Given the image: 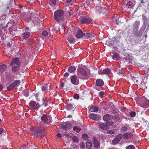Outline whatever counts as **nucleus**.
I'll list each match as a JSON object with an SVG mask.
<instances>
[{
	"mask_svg": "<svg viewBox=\"0 0 149 149\" xmlns=\"http://www.w3.org/2000/svg\"><path fill=\"white\" fill-rule=\"evenodd\" d=\"M99 127L100 128L104 130H107V129L108 127L106 124L101 123H99Z\"/></svg>",
	"mask_w": 149,
	"mask_h": 149,
	"instance_id": "obj_20",
	"label": "nucleus"
},
{
	"mask_svg": "<svg viewBox=\"0 0 149 149\" xmlns=\"http://www.w3.org/2000/svg\"><path fill=\"white\" fill-rule=\"evenodd\" d=\"M89 117L90 118L97 121L100 119L101 118V116L100 115L94 113L90 114L89 115Z\"/></svg>",
	"mask_w": 149,
	"mask_h": 149,
	"instance_id": "obj_12",
	"label": "nucleus"
},
{
	"mask_svg": "<svg viewBox=\"0 0 149 149\" xmlns=\"http://www.w3.org/2000/svg\"><path fill=\"white\" fill-rule=\"evenodd\" d=\"M80 147L82 148H84L85 147V144L84 143L82 142L80 143Z\"/></svg>",
	"mask_w": 149,
	"mask_h": 149,
	"instance_id": "obj_52",
	"label": "nucleus"
},
{
	"mask_svg": "<svg viewBox=\"0 0 149 149\" xmlns=\"http://www.w3.org/2000/svg\"><path fill=\"white\" fill-rule=\"evenodd\" d=\"M42 121L46 124H49L51 123L52 119L51 117L48 115L44 114L41 117Z\"/></svg>",
	"mask_w": 149,
	"mask_h": 149,
	"instance_id": "obj_5",
	"label": "nucleus"
},
{
	"mask_svg": "<svg viewBox=\"0 0 149 149\" xmlns=\"http://www.w3.org/2000/svg\"><path fill=\"white\" fill-rule=\"evenodd\" d=\"M131 79L134 82V83H138V81L137 79V77H132L131 76Z\"/></svg>",
	"mask_w": 149,
	"mask_h": 149,
	"instance_id": "obj_37",
	"label": "nucleus"
},
{
	"mask_svg": "<svg viewBox=\"0 0 149 149\" xmlns=\"http://www.w3.org/2000/svg\"><path fill=\"white\" fill-rule=\"evenodd\" d=\"M19 65V66H21V62L20 59L17 57L13 59L11 61L10 63V65Z\"/></svg>",
	"mask_w": 149,
	"mask_h": 149,
	"instance_id": "obj_10",
	"label": "nucleus"
},
{
	"mask_svg": "<svg viewBox=\"0 0 149 149\" xmlns=\"http://www.w3.org/2000/svg\"><path fill=\"white\" fill-rule=\"evenodd\" d=\"M20 67V66H19V65H14L13 66L12 69L13 73L14 74H17Z\"/></svg>",
	"mask_w": 149,
	"mask_h": 149,
	"instance_id": "obj_17",
	"label": "nucleus"
},
{
	"mask_svg": "<svg viewBox=\"0 0 149 149\" xmlns=\"http://www.w3.org/2000/svg\"><path fill=\"white\" fill-rule=\"evenodd\" d=\"M82 138L85 140H87L88 139V135L86 134H84L82 135Z\"/></svg>",
	"mask_w": 149,
	"mask_h": 149,
	"instance_id": "obj_40",
	"label": "nucleus"
},
{
	"mask_svg": "<svg viewBox=\"0 0 149 149\" xmlns=\"http://www.w3.org/2000/svg\"><path fill=\"white\" fill-rule=\"evenodd\" d=\"M50 1L52 2L54 4H55L56 3V0H50Z\"/></svg>",
	"mask_w": 149,
	"mask_h": 149,
	"instance_id": "obj_55",
	"label": "nucleus"
},
{
	"mask_svg": "<svg viewBox=\"0 0 149 149\" xmlns=\"http://www.w3.org/2000/svg\"><path fill=\"white\" fill-rule=\"evenodd\" d=\"M15 88V87L12 83L7 87V89L8 90H11Z\"/></svg>",
	"mask_w": 149,
	"mask_h": 149,
	"instance_id": "obj_34",
	"label": "nucleus"
},
{
	"mask_svg": "<svg viewBox=\"0 0 149 149\" xmlns=\"http://www.w3.org/2000/svg\"><path fill=\"white\" fill-rule=\"evenodd\" d=\"M72 141L74 142L77 143L78 141V138L77 136H74L72 137Z\"/></svg>",
	"mask_w": 149,
	"mask_h": 149,
	"instance_id": "obj_36",
	"label": "nucleus"
},
{
	"mask_svg": "<svg viewBox=\"0 0 149 149\" xmlns=\"http://www.w3.org/2000/svg\"><path fill=\"white\" fill-rule=\"evenodd\" d=\"M50 89V85L49 83L44 84L41 87V89L43 92L49 90Z\"/></svg>",
	"mask_w": 149,
	"mask_h": 149,
	"instance_id": "obj_14",
	"label": "nucleus"
},
{
	"mask_svg": "<svg viewBox=\"0 0 149 149\" xmlns=\"http://www.w3.org/2000/svg\"><path fill=\"white\" fill-rule=\"evenodd\" d=\"M86 148L88 149L91 148L92 147V144L91 141L88 142L86 143Z\"/></svg>",
	"mask_w": 149,
	"mask_h": 149,
	"instance_id": "obj_35",
	"label": "nucleus"
},
{
	"mask_svg": "<svg viewBox=\"0 0 149 149\" xmlns=\"http://www.w3.org/2000/svg\"><path fill=\"white\" fill-rule=\"evenodd\" d=\"M42 104L46 107L48 105V101L47 98L45 97H42Z\"/></svg>",
	"mask_w": 149,
	"mask_h": 149,
	"instance_id": "obj_26",
	"label": "nucleus"
},
{
	"mask_svg": "<svg viewBox=\"0 0 149 149\" xmlns=\"http://www.w3.org/2000/svg\"><path fill=\"white\" fill-rule=\"evenodd\" d=\"M20 81L19 80H16L12 83V84L15 88L18 86L20 84Z\"/></svg>",
	"mask_w": 149,
	"mask_h": 149,
	"instance_id": "obj_28",
	"label": "nucleus"
},
{
	"mask_svg": "<svg viewBox=\"0 0 149 149\" xmlns=\"http://www.w3.org/2000/svg\"><path fill=\"white\" fill-rule=\"evenodd\" d=\"M48 34V32L46 31H44L42 33V35L44 36H47Z\"/></svg>",
	"mask_w": 149,
	"mask_h": 149,
	"instance_id": "obj_41",
	"label": "nucleus"
},
{
	"mask_svg": "<svg viewBox=\"0 0 149 149\" xmlns=\"http://www.w3.org/2000/svg\"><path fill=\"white\" fill-rule=\"evenodd\" d=\"M96 4L97 6L95 7V9L97 12L103 14L106 13V8L103 6L101 0H97L96 2Z\"/></svg>",
	"mask_w": 149,
	"mask_h": 149,
	"instance_id": "obj_3",
	"label": "nucleus"
},
{
	"mask_svg": "<svg viewBox=\"0 0 149 149\" xmlns=\"http://www.w3.org/2000/svg\"><path fill=\"white\" fill-rule=\"evenodd\" d=\"M30 92H29V91H25L24 92V95L26 97H28L29 96V93Z\"/></svg>",
	"mask_w": 149,
	"mask_h": 149,
	"instance_id": "obj_48",
	"label": "nucleus"
},
{
	"mask_svg": "<svg viewBox=\"0 0 149 149\" xmlns=\"http://www.w3.org/2000/svg\"><path fill=\"white\" fill-rule=\"evenodd\" d=\"M69 74L68 72H65L64 75V76L66 78H67L69 76Z\"/></svg>",
	"mask_w": 149,
	"mask_h": 149,
	"instance_id": "obj_53",
	"label": "nucleus"
},
{
	"mask_svg": "<svg viewBox=\"0 0 149 149\" xmlns=\"http://www.w3.org/2000/svg\"><path fill=\"white\" fill-rule=\"evenodd\" d=\"M65 28V25L63 24L61 26V30L64 32Z\"/></svg>",
	"mask_w": 149,
	"mask_h": 149,
	"instance_id": "obj_51",
	"label": "nucleus"
},
{
	"mask_svg": "<svg viewBox=\"0 0 149 149\" xmlns=\"http://www.w3.org/2000/svg\"><path fill=\"white\" fill-rule=\"evenodd\" d=\"M62 129L65 130L70 129L72 127L71 124L68 122H63L61 123Z\"/></svg>",
	"mask_w": 149,
	"mask_h": 149,
	"instance_id": "obj_8",
	"label": "nucleus"
},
{
	"mask_svg": "<svg viewBox=\"0 0 149 149\" xmlns=\"http://www.w3.org/2000/svg\"><path fill=\"white\" fill-rule=\"evenodd\" d=\"M7 68V66L5 64H2L0 65V72H3L5 71Z\"/></svg>",
	"mask_w": 149,
	"mask_h": 149,
	"instance_id": "obj_21",
	"label": "nucleus"
},
{
	"mask_svg": "<svg viewBox=\"0 0 149 149\" xmlns=\"http://www.w3.org/2000/svg\"><path fill=\"white\" fill-rule=\"evenodd\" d=\"M73 130L77 132H79L81 130V128L78 126L74 127L73 128Z\"/></svg>",
	"mask_w": 149,
	"mask_h": 149,
	"instance_id": "obj_32",
	"label": "nucleus"
},
{
	"mask_svg": "<svg viewBox=\"0 0 149 149\" xmlns=\"http://www.w3.org/2000/svg\"><path fill=\"white\" fill-rule=\"evenodd\" d=\"M64 2H67V3H70L71 1H72V0H63Z\"/></svg>",
	"mask_w": 149,
	"mask_h": 149,
	"instance_id": "obj_54",
	"label": "nucleus"
},
{
	"mask_svg": "<svg viewBox=\"0 0 149 149\" xmlns=\"http://www.w3.org/2000/svg\"><path fill=\"white\" fill-rule=\"evenodd\" d=\"M73 98L74 99L78 100L79 98V95H78L77 94H74V95L73 96Z\"/></svg>",
	"mask_w": 149,
	"mask_h": 149,
	"instance_id": "obj_46",
	"label": "nucleus"
},
{
	"mask_svg": "<svg viewBox=\"0 0 149 149\" xmlns=\"http://www.w3.org/2000/svg\"><path fill=\"white\" fill-rule=\"evenodd\" d=\"M90 111L93 112H96L98 111V108L97 107L93 106L90 108Z\"/></svg>",
	"mask_w": 149,
	"mask_h": 149,
	"instance_id": "obj_27",
	"label": "nucleus"
},
{
	"mask_svg": "<svg viewBox=\"0 0 149 149\" xmlns=\"http://www.w3.org/2000/svg\"><path fill=\"white\" fill-rule=\"evenodd\" d=\"M111 116L108 114L105 115L103 118V120L107 121L111 120Z\"/></svg>",
	"mask_w": 149,
	"mask_h": 149,
	"instance_id": "obj_22",
	"label": "nucleus"
},
{
	"mask_svg": "<svg viewBox=\"0 0 149 149\" xmlns=\"http://www.w3.org/2000/svg\"><path fill=\"white\" fill-rule=\"evenodd\" d=\"M3 129L2 128H0V134H2L3 131Z\"/></svg>",
	"mask_w": 149,
	"mask_h": 149,
	"instance_id": "obj_57",
	"label": "nucleus"
},
{
	"mask_svg": "<svg viewBox=\"0 0 149 149\" xmlns=\"http://www.w3.org/2000/svg\"><path fill=\"white\" fill-rule=\"evenodd\" d=\"M126 149H135V148L133 145H130L127 147Z\"/></svg>",
	"mask_w": 149,
	"mask_h": 149,
	"instance_id": "obj_42",
	"label": "nucleus"
},
{
	"mask_svg": "<svg viewBox=\"0 0 149 149\" xmlns=\"http://www.w3.org/2000/svg\"><path fill=\"white\" fill-rule=\"evenodd\" d=\"M64 86V84L63 83H61L59 84V87H63Z\"/></svg>",
	"mask_w": 149,
	"mask_h": 149,
	"instance_id": "obj_56",
	"label": "nucleus"
},
{
	"mask_svg": "<svg viewBox=\"0 0 149 149\" xmlns=\"http://www.w3.org/2000/svg\"><path fill=\"white\" fill-rule=\"evenodd\" d=\"M123 134H120L118 135L112 141V143L113 145H115L118 143L122 139Z\"/></svg>",
	"mask_w": 149,
	"mask_h": 149,
	"instance_id": "obj_9",
	"label": "nucleus"
},
{
	"mask_svg": "<svg viewBox=\"0 0 149 149\" xmlns=\"http://www.w3.org/2000/svg\"><path fill=\"white\" fill-rule=\"evenodd\" d=\"M71 83L75 85H77L79 84V80L78 77L76 75L71 76L70 77Z\"/></svg>",
	"mask_w": 149,
	"mask_h": 149,
	"instance_id": "obj_7",
	"label": "nucleus"
},
{
	"mask_svg": "<svg viewBox=\"0 0 149 149\" xmlns=\"http://www.w3.org/2000/svg\"><path fill=\"white\" fill-rule=\"evenodd\" d=\"M127 130V128L125 126L122 127L120 129V131L123 133L126 132Z\"/></svg>",
	"mask_w": 149,
	"mask_h": 149,
	"instance_id": "obj_33",
	"label": "nucleus"
},
{
	"mask_svg": "<svg viewBox=\"0 0 149 149\" xmlns=\"http://www.w3.org/2000/svg\"><path fill=\"white\" fill-rule=\"evenodd\" d=\"M77 71L79 73L84 76L87 77L88 76V74L86 71L83 68H79L77 70Z\"/></svg>",
	"mask_w": 149,
	"mask_h": 149,
	"instance_id": "obj_13",
	"label": "nucleus"
},
{
	"mask_svg": "<svg viewBox=\"0 0 149 149\" xmlns=\"http://www.w3.org/2000/svg\"><path fill=\"white\" fill-rule=\"evenodd\" d=\"M93 143L95 148H98V147L100 146V144L99 142L95 137L93 138Z\"/></svg>",
	"mask_w": 149,
	"mask_h": 149,
	"instance_id": "obj_18",
	"label": "nucleus"
},
{
	"mask_svg": "<svg viewBox=\"0 0 149 149\" xmlns=\"http://www.w3.org/2000/svg\"><path fill=\"white\" fill-rule=\"evenodd\" d=\"M104 93L103 91H101L99 92V96L100 97H102L103 96Z\"/></svg>",
	"mask_w": 149,
	"mask_h": 149,
	"instance_id": "obj_47",
	"label": "nucleus"
},
{
	"mask_svg": "<svg viewBox=\"0 0 149 149\" xmlns=\"http://www.w3.org/2000/svg\"><path fill=\"white\" fill-rule=\"evenodd\" d=\"M31 132L35 136L43 138L45 135V130L43 127L39 126L33 128Z\"/></svg>",
	"mask_w": 149,
	"mask_h": 149,
	"instance_id": "obj_1",
	"label": "nucleus"
},
{
	"mask_svg": "<svg viewBox=\"0 0 149 149\" xmlns=\"http://www.w3.org/2000/svg\"><path fill=\"white\" fill-rule=\"evenodd\" d=\"M127 6H128V8H132L134 7L133 3L130 1H129L127 4Z\"/></svg>",
	"mask_w": 149,
	"mask_h": 149,
	"instance_id": "obj_38",
	"label": "nucleus"
},
{
	"mask_svg": "<svg viewBox=\"0 0 149 149\" xmlns=\"http://www.w3.org/2000/svg\"><path fill=\"white\" fill-rule=\"evenodd\" d=\"M98 72L99 74H103V70H102L99 69L98 70Z\"/></svg>",
	"mask_w": 149,
	"mask_h": 149,
	"instance_id": "obj_49",
	"label": "nucleus"
},
{
	"mask_svg": "<svg viewBox=\"0 0 149 149\" xmlns=\"http://www.w3.org/2000/svg\"><path fill=\"white\" fill-rule=\"evenodd\" d=\"M39 104L38 105L35 101H31L29 103V106L31 108L36 109L39 107Z\"/></svg>",
	"mask_w": 149,
	"mask_h": 149,
	"instance_id": "obj_11",
	"label": "nucleus"
},
{
	"mask_svg": "<svg viewBox=\"0 0 149 149\" xmlns=\"http://www.w3.org/2000/svg\"><path fill=\"white\" fill-rule=\"evenodd\" d=\"M107 134H113L115 133L114 132L113 130H109L107 131Z\"/></svg>",
	"mask_w": 149,
	"mask_h": 149,
	"instance_id": "obj_43",
	"label": "nucleus"
},
{
	"mask_svg": "<svg viewBox=\"0 0 149 149\" xmlns=\"http://www.w3.org/2000/svg\"><path fill=\"white\" fill-rule=\"evenodd\" d=\"M104 82L101 79H97L96 80L95 84L99 87H101L104 85Z\"/></svg>",
	"mask_w": 149,
	"mask_h": 149,
	"instance_id": "obj_16",
	"label": "nucleus"
},
{
	"mask_svg": "<svg viewBox=\"0 0 149 149\" xmlns=\"http://www.w3.org/2000/svg\"><path fill=\"white\" fill-rule=\"evenodd\" d=\"M80 21L83 24H89L91 22V19L88 15L81 16L80 18Z\"/></svg>",
	"mask_w": 149,
	"mask_h": 149,
	"instance_id": "obj_6",
	"label": "nucleus"
},
{
	"mask_svg": "<svg viewBox=\"0 0 149 149\" xmlns=\"http://www.w3.org/2000/svg\"><path fill=\"white\" fill-rule=\"evenodd\" d=\"M140 105L141 107L144 108L149 107V100L144 97H142L141 99Z\"/></svg>",
	"mask_w": 149,
	"mask_h": 149,
	"instance_id": "obj_4",
	"label": "nucleus"
},
{
	"mask_svg": "<svg viewBox=\"0 0 149 149\" xmlns=\"http://www.w3.org/2000/svg\"><path fill=\"white\" fill-rule=\"evenodd\" d=\"M3 89V86L1 85L0 84V91H1Z\"/></svg>",
	"mask_w": 149,
	"mask_h": 149,
	"instance_id": "obj_58",
	"label": "nucleus"
},
{
	"mask_svg": "<svg viewBox=\"0 0 149 149\" xmlns=\"http://www.w3.org/2000/svg\"><path fill=\"white\" fill-rule=\"evenodd\" d=\"M73 148H76L77 147V145L76 144H74L72 146Z\"/></svg>",
	"mask_w": 149,
	"mask_h": 149,
	"instance_id": "obj_60",
	"label": "nucleus"
},
{
	"mask_svg": "<svg viewBox=\"0 0 149 149\" xmlns=\"http://www.w3.org/2000/svg\"><path fill=\"white\" fill-rule=\"evenodd\" d=\"M84 35L85 33L82 32L81 29H79L77 32L76 37L77 38H79L84 36Z\"/></svg>",
	"mask_w": 149,
	"mask_h": 149,
	"instance_id": "obj_15",
	"label": "nucleus"
},
{
	"mask_svg": "<svg viewBox=\"0 0 149 149\" xmlns=\"http://www.w3.org/2000/svg\"><path fill=\"white\" fill-rule=\"evenodd\" d=\"M57 136L59 137H61V134L59 133L57 134Z\"/></svg>",
	"mask_w": 149,
	"mask_h": 149,
	"instance_id": "obj_59",
	"label": "nucleus"
},
{
	"mask_svg": "<svg viewBox=\"0 0 149 149\" xmlns=\"http://www.w3.org/2000/svg\"><path fill=\"white\" fill-rule=\"evenodd\" d=\"M86 4H87V5H88L90 4V3L89 2V1H86Z\"/></svg>",
	"mask_w": 149,
	"mask_h": 149,
	"instance_id": "obj_64",
	"label": "nucleus"
},
{
	"mask_svg": "<svg viewBox=\"0 0 149 149\" xmlns=\"http://www.w3.org/2000/svg\"><path fill=\"white\" fill-rule=\"evenodd\" d=\"M30 36V33L29 32L24 33L23 34L22 38L26 39L29 37Z\"/></svg>",
	"mask_w": 149,
	"mask_h": 149,
	"instance_id": "obj_24",
	"label": "nucleus"
},
{
	"mask_svg": "<svg viewBox=\"0 0 149 149\" xmlns=\"http://www.w3.org/2000/svg\"><path fill=\"white\" fill-rule=\"evenodd\" d=\"M132 136V135L131 133L126 132L123 135V137L124 139H130Z\"/></svg>",
	"mask_w": 149,
	"mask_h": 149,
	"instance_id": "obj_19",
	"label": "nucleus"
},
{
	"mask_svg": "<svg viewBox=\"0 0 149 149\" xmlns=\"http://www.w3.org/2000/svg\"><path fill=\"white\" fill-rule=\"evenodd\" d=\"M141 3H145V2L143 1V0H141L140 1Z\"/></svg>",
	"mask_w": 149,
	"mask_h": 149,
	"instance_id": "obj_62",
	"label": "nucleus"
},
{
	"mask_svg": "<svg viewBox=\"0 0 149 149\" xmlns=\"http://www.w3.org/2000/svg\"><path fill=\"white\" fill-rule=\"evenodd\" d=\"M29 27H28V26H27V27H26L25 28V29L26 30H29Z\"/></svg>",
	"mask_w": 149,
	"mask_h": 149,
	"instance_id": "obj_61",
	"label": "nucleus"
},
{
	"mask_svg": "<svg viewBox=\"0 0 149 149\" xmlns=\"http://www.w3.org/2000/svg\"><path fill=\"white\" fill-rule=\"evenodd\" d=\"M39 94L38 93H36L35 94V95L36 97H38L39 95Z\"/></svg>",
	"mask_w": 149,
	"mask_h": 149,
	"instance_id": "obj_63",
	"label": "nucleus"
},
{
	"mask_svg": "<svg viewBox=\"0 0 149 149\" xmlns=\"http://www.w3.org/2000/svg\"><path fill=\"white\" fill-rule=\"evenodd\" d=\"M76 69L75 66L72 65L70 66L68 68V71L70 73L73 72L76 70Z\"/></svg>",
	"mask_w": 149,
	"mask_h": 149,
	"instance_id": "obj_25",
	"label": "nucleus"
},
{
	"mask_svg": "<svg viewBox=\"0 0 149 149\" xmlns=\"http://www.w3.org/2000/svg\"><path fill=\"white\" fill-rule=\"evenodd\" d=\"M111 72L110 69L107 68L103 70V74H107Z\"/></svg>",
	"mask_w": 149,
	"mask_h": 149,
	"instance_id": "obj_31",
	"label": "nucleus"
},
{
	"mask_svg": "<svg viewBox=\"0 0 149 149\" xmlns=\"http://www.w3.org/2000/svg\"><path fill=\"white\" fill-rule=\"evenodd\" d=\"M67 40L70 43H74L75 40L74 38H67Z\"/></svg>",
	"mask_w": 149,
	"mask_h": 149,
	"instance_id": "obj_39",
	"label": "nucleus"
},
{
	"mask_svg": "<svg viewBox=\"0 0 149 149\" xmlns=\"http://www.w3.org/2000/svg\"><path fill=\"white\" fill-rule=\"evenodd\" d=\"M130 114L131 116L132 117H134L135 116L136 113L134 111H131L130 113Z\"/></svg>",
	"mask_w": 149,
	"mask_h": 149,
	"instance_id": "obj_45",
	"label": "nucleus"
},
{
	"mask_svg": "<svg viewBox=\"0 0 149 149\" xmlns=\"http://www.w3.org/2000/svg\"><path fill=\"white\" fill-rule=\"evenodd\" d=\"M119 58V54L116 52H114L112 56V58L114 60H118Z\"/></svg>",
	"mask_w": 149,
	"mask_h": 149,
	"instance_id": "obj_23",
	"label": "nucleus"
},
{
	"mask_svg": "<svg viewBox=\"0 0 149 149\" xmlns=\"http://www.w3.org/2000/svg\"><path fill=\"white\" fill-rule=\"evenodd\" d=\"M64 12L62 10H56L54 14V19L58 22H63L64 20Z\"/></svg>",
	"mask_w": 149,
	"mask_h": 149,
	"instance_id": "obj_2",
	"label": "nucleus"
},
{
	"mask_svg": "<svg viewBox=\"0 0 149 149\" xmlns=\"http://www.w3.org/2000/svg\"><path fill=\"white\" fill-rule=\"evenodd\" d=\"M67 13L68 14H69L70 17L73 15L72 11L71 10H68L67 12Z\"/></svg>",
	"mask_w": 149,
	"mask_h": 149,
	"instance_id": "obj_44",
	"label": "nucleus"
},
{
	"mask_svg": "<svg viewBox=\"0 0 149 149\" xmlns=\"http://www.w3.org/2000/svg\"><path fill=\"white\" fill-rule=\"evenodd\" d=\"M84 38L85 39H88L92 38V35L89 33H85V35H84Z\"/></svg>",
	"mask_w": 149,
	"mask_h": 149,
	"instance_id": "obj_30",
	"label": "nucleus"
},
{
	"mask_svg": "<svg viewBox=\"0 0 149 149\" xmlns=\"http://www.w3.org/2000/svg\"><path fill=\"white\" fill-rule=\"evenodd\" d=\"M20 149H29V147L25 145H24Z\"/></svg>",
	"mask_w": 149,
	"mask_h": 149,
	"instance_id": "obj_50",
	"label": "nucleus"
},
{
	"mask_svg": "<svg viewBox=\"0 0 149 149\" xmlns=\"http://www.w3.org/2000/svg\"><path fill=\"white\" fill-rule=\"evenodd\" d=\"M140 23V21H136L133 24L134 28L136 29H138L139 25Z\"/></svg>",
	"mask_w": 149,
	"mask_h": 149,
	"instance_id": "obj_29",
	"label": "nucleus"
}]
</instances>
